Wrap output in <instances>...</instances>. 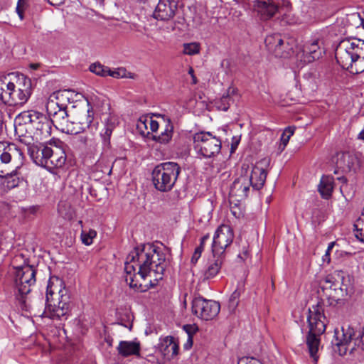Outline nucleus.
Instances as JSON below:
<instances>
[{
	"instance_id": "f257e3e1",
	"label": "nucleus",
	"mask_w": 364,
	"mask_h": 364,
	"mask_svg": "<svg viewBox=\"0 0 364 364\" xmlns=\"http://www.w3.org/2000/svg\"><path fill=\"white\" fill-rule=\"evenodd\" d=\"M131 261L136 259L139 266L138 274L142 279L149 276L151 286L154 287L163 279L166 267V255L163 250L154 244H143L136 247L129 253Z\"/></svg>"
},
{
	"instance_id": "f03ea898",
	"label": "nucleus",
	"mask_w": 364,
	"mask_h": 364,
	"mask_svg": "<svg viewBox=\"0 0 364 364\" xmlns=\"http://www.w3.org/2000/svg\"><path fill=\"white\" fill-rule=\"evenodd\" d=\"M307 323L309 331L306 335L305 343L310 358L314 364H317L320 358L319 350L322 348L321 336L325 333L328 323L323 301H318L309 309Z\"/></svg>"
},
{
	"instance_id": "7ed1b4c3",
	"label": "nucleus",
	"mask_w": 364,
	"mask_h": 364,
	"mask_svg": "<svg viewBox=\"0 0 364 364\" xmlns=\"http://www.w3.org/2000/svg\"><path fill=\"white\" fill-rule=\"evenodd\" d=\"M19 121L18 124L15 125V131L17 134L22 132L25 128L29 129L31 132L19 135L21 138L38 141H47L51 135L52 122L45 115L38 112H24L20 114L16 119Z\"/></svg>"
},
{
	"instance_id": "20e7f679",
	"label": "nucleus",
	"mask_w": 364,
	"mask_h": 364,
	"mask_svg": "<svg viewBox=\"0 0 364 364\" xmlns=\"http://www.w3.org/2000/svg\"><path fill=\"white\" fill-rule=\"evenodd\" d=\"M63 280L48 281L44 313L51 319L67 318L70 311V296Z\"/></svg>"
},
{
	"instance_id": "39448f33",
	"label": "nucleus",
	"mask_w": 364,
	"mask_h": 364,
	"mask_svg": "<svg viewBox=\"0 0 364 364\" xmlns=\"http://www.w3.org/2000/svg\"><path fill=\"white\" fill-rule=\"evenodd\" d=\"M181 171L180 166L175 162H164L156 166L151 173L155 188L161 192L172 190Z\"/></svg>"
},
{
	"instance_id": "423d86ee",
	"label": "nucleus",
	"mask_w": 364,
	"mask_h": 364,
	"mask_svg": "<svg viewBox=\"0 0 364 364\" xmlns=\"http://www.w3.org/2000/svg\"><path fill=\"white\" fill-rule=\"evenodd\" d=\"M23 160V152L16 145L0 143V178L11 176L22 166Z\"/></svg>"
},
{
	"instance_id": "0eeeda50",
	"label": "nucleus",
	"mask_w": 364,
	"mask_h": 364,
	"mask_svg": "<svg viewBox=\"0 0 364 364\" xmlns=\"http://www.w3.org/2000/svg\"><path fill=\"white\" fill-rule=\"evenodd\" d=\"M194 148L204 158L213 157L220 152L221 140L209 132H200L193 135Z\"/></svg>"
},
{
	"instance_id": "6e6552de",
	"label": "nucleus",
	"mask_w": 364,
	"mask_h": 364,
	"mask_svg": "<svg viewBox=\"0 0 364 364\" xmlns=\"http://www.w3.org/2000/svg\"><path fill=\"white\" fill-rule=\"evenodd\" d=\"M192 313L201 320L210 321L219 314L220 305L213 300L205 299L199 296L192 301Z\"/></svg>"
},
{
	"instance_id": "1a4fd4ad",
	"label": "nucleus",
	"mask_w": 364,
	"mask_h": 364,
	"mask_svg": "<svg viewBox=\"0 0 364 364\" xmlns=\"http://www.w3.org/2000/svg\"><path fill=\"white\" fill-rule=\"evenodd\" d=\"M264 43L267 50L277 58H288L294 53L289 41L284 40L279 33L267 36Z\"/></svg>"
},
{
	"instance_id": "9d476101",
	"label": "nucleus",
	"mask_w": 364,
	"mask_h": 364,
	"mask_svg": "<svg viewBox=\"0 0 364 364\" xmlns=\"http://www.w3.org/2000/svg\"><path fill=\"white\" fill-rule=\"evenodd\" d=\"M234 234L229 225L219 226L214 235L212 243V252L214 256L223 255L225 249L232 242Z\"/></svg>"
},
{
	"instance_id": "9b49d317",
	"label": "nucleus",
	"mask_w": 364,
	"mask_h": 364,
	"mask_svg": "<svg viewBox=\"0 0 364 364\" xmlns=\"http://www.w3.org/2000/svg\"><path fill=\"white\" fill-rule=\"evenodd\" d=\"M36 270L30 265L17 269L15 285L19 295L23 296L31 291V287L36 282Z\"/></svg>"
},
{
	"instance_id": "f8f14e48",
	"label": "nucleus",
	"mask_w": 364,
	"mask_h": 364,
	"mask_svg": "<svg viewBox=\"0 0 364 364\" xmlns=\"http://www.w3.org/2000/svg\"><path fill=\"white\" fill-rule=\"evenodd\" d=\"M21 141L27 146L28 153L33 161L41 166L44 167V163L48 156L47 151L50 147L46 143L47 141H38L21 138Z\"/></svg>"
},
{
	"instance_id": "ddd939ff",
	"label": "nucleus",
	"mask_w": 364,
	"mask_h": 364,
	"mask_svg": "<svg viewBox=\"0 0 364 364\" xmlns=\"http://www.w3.org/2000/svg\"><path fill=\"white\" fill-rule=\"evenodd\" d=\"M179 7L180 0H159L153 16L157 20L168 21L174 17Z\"/></svg>"
},
{
	"instance_id": "4468645a",
	"label": "nucleus",
	"mask_w": 364,
	"mask_h": 364,
	"mask_svg": "<svg viewBox=\"0 0 364 364\" xmlns=\"http://www.w3.org/2000/svg\"><path fill=\"white\" fill-rule=\"evenodd\" d=\"M48 156L44 163V168L49 171L54 168H62L66 161V154L64 149L60 146L50 147L47 151Z\"/></svg>"
},
{
	"instance_id": "2eb2a0df",
	"label": "nucleus",
	"mask_w": 364,
	"mask_h": 364,
	"mask_svg": "<svg viewBox=\"0 0 364 364\" xmlns=\"http://www.w3.org/2000/svg\"><path fill=\"white\" fill-rule=\"evenodd\" d=\"M335 57L337 63L346 70H348L354 60V56L349 44V40L340 42L335 50Z\"/></svg>"
},
{
	"instance_id": "dca6fc26",
	"label": "nucleus",
	"mask_w": 364,
	"mask_h": 364,
	"mask_svg": "<svg viewBox=\"0 0 364 364\" xmlns=\"http://www.w3.org/2000/svg\"><path fill=\"white\" fill-rule=\"evenodd\" d=\"M252 6L257 16L262 21L272 18L279 11L278 6L273 0H255Z\"/></svg>"
},
{
	"instance_id": "f3484780",
	"label": "nucleus",
	"mask_w": 364,
	"mask_h": 364,
	"mask_svg": "<svg viewBox=\"0 0 364 364\" xmlns=\"http://www.w3.org/2000/svg\"><path fill=\"white\" fill-rule=\"evenodd\" d=\"M8 77L12 81L15 87L18 90V92L21 94V97L28 101L33 90L31 80L25 75L18 73H11Z\"/></svg>"
},
{
	"instance_id": "a211bd4d",
	"label": "nucleus",
	"mask_w": 364,
	"mask_h": 364,
	"mask_svg": "<svg viewBox=\"0 0 364 364\" xmlns=\"http://www.w3.org/2000/svg\"><path fill=\"white\" fill-rule=\"evenodd\" d=\"M321 288L327 296L329 306H334L338 304L339 299L336 298L338 291H341L338 282L332 275H328L322 282Z\"/></svg>"
},
{
	"instance_id": "6ab92c4d",
	"label": "nucleus",
	"mask_w": 364,
	"mask_h": 364,
	"mask_svg": "<svg viewBox=\"0 0 364 364\" xmlns=\"http://www.w3.org/2000/svg\"><path fill=\"white\" fill-rule=\"evenodd\" d=\"M159 350L164 358L170 360L178 354L179 343L173 336H168L160 341Z\"/></svg>"
},
{
	"instance_id": "aec40b11",
	"label": "nucleus",
	"mask_w": 364,
	"mask_h": 364,
	"mask_svg": "<svg viewBox=\"0 0 364 364\" xmlns=\"http://www.w3.org/2000/svg\"><path fill=\"white\" fill-rule=\"evenodd\" d=\"M342 338H338V333L335 331L336 336V343H333L337 348L338 350L334 349L335 351H338L339 355H343L346 353L347 346L355 336V333L353 328L348 327L346 331H345L344 327H342Z\"/></svg>"
},
{
	"instance_id": "412c9836",
	"label": "nucleus",
	"mask_w": 364,
	"mask_h": 364,
	"mask_svg": "<svg viewBox=\"0 0 364 364\" xmlns=\"http://www.w3.org/2000/svg\"><path fill=\"white\" fill-rule=\"evenodd\" d=\"M118 354L124 358L131 355L140 356L141 345L138 341H122L117 347Z\"/></svg>"
},
{
	"instance_id": "4be33fe9",
	"label": "nucleus",
	"mask_w": 364,
	"mask_h": 364,
	"mask_svg": "<svg viewBox=\"0 0 364 364\" xmlns=\"http://www.w3.org/2000/svg\"><path fill=\"white\" fill-rule=\"evenodd\" d=\"M119 124V120L116 116L109 114L104 121V128L100 132L105 146H109L110 138L112 132Z\"/></svg>"
},
{
	"instance_id": "5701e85b",
	"label": "nucleus",
	"mask_w": 364,
	"mask_h": 364,
	"mask_svg": "<svg viewBox=\"0 0 364 364\" xmlns=\"http://www.w3.org/2000/svg\"><path fill=\"white\" fill-rule=\"evenodd\" d=\"M323 45V41L319 39L313 40L311 43L305 45L304 51L307 55L309 62L318 60L322 57L325 53Z\"/></svg>"
},
{
	"instance_id": "b1692460",
	"label": "nucleus",
	"mask_w": 364,
	"mask_h": 364,
	"mask_svg": "<svg viewBox=\"0 0 364 364\" xmlns=\"http://www.w3.org/2000/svg\"><path fill=\"white\" fill-rule=\"evenodd\" d=\"M66 109L67 108L50 117V119L49 120L52 122V124H53L56 127V129H58L60 132H72L74 131L73 129H70V126L68 124V121L70 120L69 115L67 112Z\"/></svg>"
},
{
	"instance_id": "393cba45",
	"label": "nucleus",
	"mask_w": 364,
	"mask_h": 364,
	"mask_svg": "<svg viewBox=\"0 0 364 364\" xmlns=\"http://www.w3.org/2000/svg\"><path fill=\"white\" fill-rule=\"evenodd\" d=\"M223 262V255H213V259L208 261L204 270L203 277L205 279H210L215 277L220 272Z\"/></svg>"
},
{
	"instance_id": "a878e982",
	"label": "nucleus",
	"mask_w": 364,
	"mask_h": 364,
	"mask_svg": "<svg viewBox=\"0 0 364 364\" xmlns=\"http://www.w3.org/2000/svg\"><path fill=\"white\" fill-rule=\"evenodd\" d=\"M15 85H14L12 81L9 79L7 81V78L6 77L4 80H0V100L9 106L11 103H14V99L11 94L14 91Z\"/></svg>"
},
{
	"instance_id": "bb28decb",
	"label": "nucleus",
	"mask_w": 364,
	"mask_h": 364,
	"mask_svg": "<svg viewBox=\"0 0 364 364\" xmlns=\"http://www.w3.org/2000/svg\"><path fill=\"white\" fill-rule=\"evenodd\" d=\"M267 172L264 168L255 166L250 177V182L255 190H260L266 181Z\"/></svg>"
},
{
	"instance_id": "cd10ccee",
	"label": "nucleus",
	"mask_w": 364,
	"mask_h": 364,
	"mask_svg": "<svg viewBox=\"0 0 364 364\" xmlns=\"http://www.w3.org/2000/svg\"><path fill=\"white\" fill-rule=\"evenodd\" d=\"M63 96V93L60 91L54 92L49 97L46 103V111L49 117L58 113L67 108L66 105L59 104L56 100H58L60 96Z\"/></svg>"
},
{
	"instance_id": "c85d7f7f",
	"label": "nucleus",
	"mask_w": 364,
	"mask_h": 364,
	"mask_svg": "<svg viewBox=\"0 0 364 364\" xmlns=\"http://www.w3.org/2000/svg\"><path fill=\"white\" fill-rule=\"evenodd\" d=\"M334 187V178L330 176H323L318 186V191L324 199L331 198Z\"/></svg>"
},
{
	"instance_id": "c756f323",
	"label": "nucleus",
	"mask_w": 364,
	"mask_h": 364,
	"mask_svg": "<svg viewBox=\"0 0 364 364\" xmlns=\"http://www.w3.org/2000/svg\"><path fill=\"white\" fill-rule=\"evenodd\" d=\"M355 161V157L348 152H342L337 155L336 165L343 171L349 172L353 168Z\"/></svg>"
},
{
	"instance_id": "7c9ffc66",
	"label": "nucleus",
	"mask_w": 364,
	"mask_h": 364,
	"mask_svg": "<svg viewBox=\"0 0 364 364\" xmlns=\"http://www.w3.org/2000/svg\"><path fill=\"white\" fill-rule=\"evenodd\" d=\"M173 127L170 119H167V123L164 132L159 135L151 134L150 138L160 144H168L173 136Z\"/></svg>"
},
{
	"instance_id": "2f4dec72",
	"label": "nucleus",
	"mask_w": 364,
	"mask_h": 364,
	"mask_svg": "<svg viewBox=\"0 0 364 364\" xmlns=\"http://www.w3.org/2000/svg\"><path fill=\"white\" fill-rule=\"evenodd\" d=\"M94 120V112L92 107L88 108L85 113L82 114L79 116L77 124L80 125L82 128H83V131H85L86 129H89Z\"/></svg>"
},
{
	"instance_id": "473e14b6",
	"label": "nucleus",
	"mask_w": 364,
	"mask_h": 364,
	"mask_svg": "<svg viewBox=\"0 0 364 364\" xmlns=\"http://www.w3.org/2000/svg\"><path fill=\"white\" fill-rule=\"evenodd\" d=\"M349 44L355 58L363 56L364 58V41L359 38L349 40Z\"/></svg>"
},
{
	"instance_id": "72a5a7b5",
	"label": "nucleus",
	"mask_w": 364,
	"mask_h": 364,
	"mask_svg": "<svg viewBox=\"0 0 364 364\" xmlns=\"http://www.w3.org/2000/svg\"><path fill=\"white\" fill-rule=\"evenodd\" d=\"M355 237L362 242H364V208L362 210L360 216L355 220L354 225Z\"/></svg>"
},
{
	"instance_id": "f704fd0d",
	"label": "nucleus",
	"mask_w": 364,
	"mask_h": 364,
	"mask_svg": "<svg viewBox=\"0 0 364 364\" xmlns=\"http://www.w3.org/2000/svg\"><path fill=\"white\" fill-rule=\"evenodd\" d=\"M350 73L353 75L360 74L364 72V58L362 56L361 58H354L352 65L348 70Z\"/></svg>"
},
{
	"instance_id": "c9c22d12",
	"label": "nucleus",
	"mask_w": 364,
	"mask_h": 364,
	"mask_svg": "<svg viewBox=\"0 0 364 364\" xmlns=\"http://www.w3.org/2000/svg\"><path fill=\"white\" fill-rule=\"evenodd\" d=\"M90 70L97 75L105 77L108 76L110 69L100 63H93L90 66Z\"/></svg>"
},
{
	"instance_id": "e433bc0d",
	"label": "nucleus",
	"mask_w": 364,
	"mask_h": 364,
	"mask_svg": "<svg viewBox=\"0 0 364 364\" xmlns=\"http://www.w3.org/2000/svg\"><path fill=\"white\" fill-rule=\"evenodd\" d=\"M97 235V232L95 230L90 229L88 231L82 230L81 240L85 245H90L92 243V240Z\"/></svg>"
},
{
	"instance_id": "4c0bfd02",
	"label": "nucleus",
	"mask_w": 364,
	"mask_h": 364,
	"mask_svg": "<svg viewBox=\"0 0 364 364\" xmlns=\"http://www.w3.org/2000/svg\"><path fill=\"white\" fill-rule=\"evenodd\" d=\"M129 254L127 257V261H126L125 264H124V273H125V275H131L132 274H139L138 272H136V267L139 268V266L137 265L136 259L131 261L129 259Z\"/></svg>"
},
{
	"instance_id": "58836bf2",
	"label": "nucleus",
	"mask_w": 364,
	"mask_h": 364,
	"mask_svg": "<svg viewBox=\"0 0 364 364\" xmlns=\"http://www.w3.org/2000/svg\"><path fill=\"white\" fill-rule=\"evenodd\" d=\"M200 52V46L197 43L183 44V53L186 55H193Z\"/></svg>"
},
{
	"instance_id": "ea45409f",
	"label": "nucleus",
	"mask_w": 364,
	"mask_h": 364,
	"mask_svg": "<svg viewBox=\"0 0 364 364\" xmlns=\"http://www.w3.org/2000/svg\"><path fill=\"white\" fill-rule=\"evenodd\" d=\"M348 21L356 28L364 27V20L358 13H353L348 16Z\"/></svg>"
},
{
	"instance_id": "a19ab883",
	"label": "nucleus",
	"mask_w": 364,
	"mask_h": 364,
	"mask_svg": "<svg viewBox=\"0 0 364 364\" xmlns=\"http://www.w3.org/2000/svg\"><path fill=\"white\" fill-rule=\"evenodd\" d=\"M232 101L230 96L229 92L227 95H223L220 98L219 102H218V107L219 109L223 111H227L230 105V102Z\"/></svg>"
},
{
	"instance_id": "79ce46f5",
	"label": "nucleus",
	"mask_w": 364,
	"mask_h": 364,
	"mask_svg": "<svg viewBox=\"0 0 364 364\" xmlns=\"http://www.w3.org/2000/svg\"><path fill=\"white\" fill-rule=\"evenodd\" d=\"M242 291V287H237V288L232 292L229 299V306L230 307L235 308L237 306Z\"/></svg>"
},
{
	"instance_id": "37998d69",
	"label": "nucleus",
	"mask_w": 364,
	"mask_h": 364,
	"mask_svg": "<svg viewBox=\"0 0 364 364\" xmlns=\"http://www.w3.org/2000/svg\"><path fill=\"white\" fill-rule=\"evenodd\" d=\"M18 90L17 88L14 87L11 95L13 96V97L16 98V100L14 99L13 102H14V103H11V105H9V106L22 105L27 102V100L26 99L23 100L21 97V94L20 93V92H18Z\"/></svg>"
},
{
	"instance_id": "c03bdc74",
	"label": "nucleus",
	"mask_w": 364,
	"mask_h": 364,
	"mask_svg": "<svg viewBox=\"0 0 364 364\" xmlns=\"http://www.w3.org/2000/svg\"><path fill=\"white\" fill-rule=\"evenodd\" d=\"M17 172H18V170H16V171H14L12 173V176H11V175H8L7 176H4L3 178H6L7 179V186L9 188H15L18 186V178L16 177L17 176Z\"/></svg>"
},
{
	"instance_id": "a18cd8bd",
	"label": "nucleus",
	"mask_w": 364,
	"mask_h": 364,
	"mask_svg": "<svg viewBox=\"0 0 364 364\" xmlns=\"http://www.w3.org/2000/svg\"><path fill=\"white\" fill-rule=\"evenodd\" d=\"M237 364H262V362L255 357L245 356L239 358Z\"/></svg>"
},
{
	"instance_id": "49530a36",
	"label": "nucleus",
	"mask_w": 364,
	"mask_h": 364,
	"mask_svg": "<svg viewBox=\"0 0 364 364\" xmlns=\"http://www.w3.org/2000/svg\"><path fill=\"white\" fill-rule=\"evenodd\" d=\"M183 329L186 331L188 335V337H192L193 335L198 331V328L195 324H186L184 325Z\"/></svg>"
},
{
	"instance_id": "de8ad7c7",
	"label": "nucleus",
	"mask_w": 364,
	"mask_h": 364,
	"mask_svg": "<svg viewBox=\"0 0 364 364\" xmlns=\"http://www.w3.org/2000/svg\"><path fill=\"white\" fill-rule=\"evenodd\" d=\"M136 274H132L131 275H124V280L127 284L132 289H137L138 284L135 281Z\"/></svg>"
},
{
	"instance_id": "09e8293b",
	"label": "nucleus",
	"mask_w": 364,
	"mask_h": 364,
	"mask_svg": "<svg viewBox=\"0 0 364 364\" xmlns=\"http://www.w3.org/2000/svg\"><path fill=\"white\" fill-rule=\"evenodd\" d=\"M68 124L70 126V129H73L74 132H65L66 134H79L80 132H84L83 131V128L80 127V125L77 124V122H73V121L69 120L68 121Z\"/></svg>"
},
{
	"instance_id": "8fccbe9b",
	"label": "nucleus",
	"mask_w": 364,
	"mask_h": 364,
	"mask_svg": "<svg viewBox=\"0 0 364 364\" xmlns=\"http://www.w3.org/2000/svg\"><path fill=\"white\" fill-rule=\"evenodd\" d=\"M136 128L141 135H145V130L147 129L146 119L143 120L142 118H140L137 122Z\"/></svg>"
},
{
	"instance_id": "3c124183",
	"label": "nucleus",
	"mask_w": 364,
	"mask_h": 364,
	"mask_svg": "<svg viewBox=\"0 0 364 364\" xmlns=\"http://www.w3.org/2000/svg\"><path fill=\"white\" fill-rule=\"evenodd\" d=\"M125 72H126V70L124 68H118L117 70H110V72H109L108 76H112V77H116V78L122 77L124 76Z\"/></svg>"
},
{
	"instance_id": "603ef678",
	"label": "nucleus",
	"mask_w": 364,
	"mask_h": 364,
	"mask_svg": "<svg viewBox=\"0 0 364 364\" xmlns=\"http://www.w3.org/2000/svg\"><path fill=\"white\" fill-rule=\"evenodd\" d=\"M210 239V235L208 233L205 235H203L201 239H200V245L198 247H197L196 248L195 250L196 251H198L200 252H203V250H204V245H205V243L206 242L207 240H208Z\"/></svg>"
},
{
	"instance_id": "864d4df0",
	"label": "nucleus",
	"mask_w": 364,
	"mask_h": 364,
	"mask_svg": "<svg viewBox=\"0 0 364 364\" xmlns=\"http://www.w3.org/2000/svg\"><path fill=\"white\" fill-rule=\"evenodd\" d=\"M146 124H149L150 129L152 132H155L158 130L159 124V122L156 120H153L151 117L149 119H146Z\"/></svg>"
},
{
	"instance_id": "5fc2aeb1",
	"label": "nucleus",
	"mask_w": 364,
	"mask_h": 364,
	"mask_svg": "<svg viewBox=\"0 0 364 364\" xmlns=\"http://www.w3.org/2000/svg\"><path fill=\"white\" fill-rule=\"evenodd\" d=\"M364 339V326L362 327L361 331L359 332V334L355 338L356 344L358 346L360 345V343L363 342Z\"/></svg>"
},
{
	"instance_id": "6e6d98bb",
	"label": "nucleus",
	"mask_w": 364,
	"mask_h": 364,
	"mask_svg": "<svg viewBox=\"0 0 364 364\" xmlns=\"http://www.w3.org/2000/svg\"><path fill=\"white\" fill-rule=\"evenodd\" d=\"M201 252L198 251H196L195 250L194 252H193V255L191 257V263L192 264H196V262H198V260L199 259V258L201 256Z\"/></svg>"
},
{
	"instance_id": "4d7b16f0",
	"label": "nucleus",
	"mask_w": 364,
	"mask_h": 364,
	"mask_svg": "<svg viewBox=\"0 0 364 364\" xmlns=\"http://www.w3.org/2000/svg\"><path fill=\"white\" fill-rule=\"evenodd\" d=\"M16 12H17L19 18H21V20H23V9L22 6L21 5L20 2H18L17 4Z\"/></svg>"
},
{
	"instance_id": "13d9d810",
	"label": "nucleus",
	"mask_w": 364,
	"mask_h": 364,
	"mask_svg": "<svg viewBox=\"0 0 364 364\" xmlns=\"http://www.w3.org/2000/svg\"><path fill=\"white\" fill-rule=\"evenodd\" d=\"M79 141L84 145H88L89 143L91 141V139L87 136H80Z\"/></svg>"
},
{
	"instance_id": "bf43d9fd",
	"label": "nucleus",
	"mask_w": 364,
	"mask_h": 364,
	"mask_svg": "<svg viewBox=\"0 0 364 364\" xmlns=\"http://www.w3.org/2000/svg\"><path fill=\"white\" fill-rule=\"evenodd\" d=\"M64 1L65 0H48V2L53 6H60L64 3Z\"/></svg>"
},
{
	"instance_id": "052dcab7",
	"label": "nucleus",
	"mask_w": 364,
	"mask_h": 364,
	"mask_svg": "<svg viewBox=\"0 0 364 364\" xmlns=\"http://www.w3.org/2000/svg\"><path fill=\"white\" fill-rule=\"evenodd\" d=\"M294 130L295 127H288L284 129V133L288 135L289 137H291L294 134Z\"/></svg>"
},
{
	"instance_id": "680f3d73",
	"label": "nucleus",
	"mask_w": 364,
	"mask_h": 364,
	"mask_svg": "<svg viewBox=\"0 0 364 364\" xmlns=\"http://www.w3.org/2000/svg\"><path fill=\"white\" fill-rule=\"evenodd\" d=\"M193 346V338L188 337L186 343L184 344L183 348L186 350H189Z\"/></svg>"
},
{
	"instance_id": "e2e57ef3",
	"label": "nucleus",
	"mask_w": 364,
	"mask_h": 364,
	"mask_svg": "<svg viewBox=\"0 0 364 364\" xmlns=\"http://www.w3.org/2000/svg\"><path fill=\"white\" fill-rule=\"evenodd\" d=\"M290 137L288 136V135L285 134V133H282L281 136V141L282 142V144L284 146H286L289 141Z\"/></svg>"
},
{
	"instance_id": "0e129e2a",
	"label": "nucleus",
	"mask_w": 364,
	"mask_h": 364,
	"mask_svg": "<svg viewBox=\"0 0 364 364\" xmlns=\"http://www.w3.org/2000/svg\"><path fill=\"white\" fill-rule=\"evenodd\" d=\"M330 252H328V251H326V253L323 257V259L324 262H327L328 263L330 262Z\"/></svg>"
},
{
	"instance_id": "69168bd1",
	"label": "nucleus",
	"mask_w": 364,
	"mask_h": 364,
	"mask_svg": "<svg viewBox=\"0 0 364 364\" xmlns=\"http://www.w3.org/2000/svg\"><path fill=\"white\" fill-rule=\"evenodd\" d=\"M335 243H336L335 242H330V243L328 244V248H327V250H327V251H328V252H331V250L333 249V247H334Z\"/></svg>"
},
{
	"instance_id": "338daca9",
	"label": "nucleus",
	"mask_w": 364,
	"mask_h": 364,
	"mask_svg": "<svg viewBox=\"0 0 364 364\" xmlns=\"http://www.w3.org/2000/svg\"><path fill=\"white\" fill-rule=\"evenodd\" d=\"M358 139L364 141V129L359 133Z\"/></svg>"
},
{
	"instance_id": "774afa93",
	"label": "nucleus",
	"mask_w": 364,
	"mask_h": 364,
	"mask_svg": "<svg viewBox=\"0 0 364 364\" xmlns=\"http://www.w3.org/2000/svg\"><path fill=\"white\" fill-rule=\"evenodd\" d=\"M30 68L33 70H37L39 68V64L38 63H31L30 65Z\"/></svg>"
}]
</instances>
